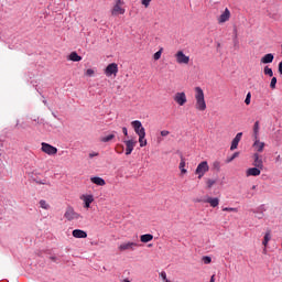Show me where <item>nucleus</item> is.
I'll return each instance as SVG.
<instances>
[{"mask_svg": "<svg viewBox=\"0 0 282 282\" xmlns=\"http://www.w3.org/2000/svg\"><path fill=\"white\" fill-rule=\"evenodd\" d=\"M194 98H195V109L196 111H205L206 110V97L204 95V89L197 86L194 88Z\"/></svg>", "mask_w": 282, "mask_h": 282, "instance_id": "1", "label": "nucleus"}, {"mask_svg": "<svg viewBox=\"0 0 282 282\" xmlns=\"http://www.w3.org/2000/svg\"><path fill=\"white\" fill-rule=\"evenodd\" d=\"M208 171H210L208 161H202L195 170V175H197L198 180H202V177H204V175H206Z\"/></svg>", "mask_w": 282, "mask_h": 282, "instance_id": "2", "label": "nucleus"}, {"mask_svg": "<svg viewBox=\"0 0 282 282\" xmlns=\"http://www.w3.org/2000/svg\"><path fill=\"white\" fill-rule=\"evenodd\" d=\"M174 58L178 65H188L191 63V57L184 54V51H177Z\"/></svg>", "mask_w": 282, "mask_h": 282, "instance_id": "3", "label": "nucleus"}, {"mask_svg": "<svg viewBox=\"0 0 282 282\" xmlns=\"http://www.w3.org/2000/svg\"><path fill=\"white\" fill-rule=\"evenodd\" d=\"M124 6V1L122 0H117L116 4L113 6L111 10L112 17H118V14H124L126 10L122 8Z\"/></svg>", "mask_w": 282, "mask_h": 282, "instance_id": "4", "label": "nucleus"}, {"mask_svg": "<svg viewBox=\"0 0 282 282\" xmlns=\"http://www.w3.org/2000/svg\"><path fill=\"white\" fill-rule=\"evenodd\" d=\"M79 199L83 202L84 208H86V210H89V208H91V204H94V195L83 194L79 196Z\"/></svg>", "mask_w": 282, "mask_h": 282, "instance_id": "5", "label": "nucleus"}, {"mask_svg": "<svg viewBox=\"0 0 282 282\" xmlns=\"http://www.w3.org/2000/svg\"><path fill=\"white\" fill-rule=\"evenodd\" d=\"M174 102H176V105H178V107H184V105L186 102H188V99L186 98V93L181 91V93H176L173 97Z\"/></svg>", "mask_w": 282, "mask_h": 282, "instance_id": "6", "label": "nucleus"}, {"mask_svg": "<svg viewBox=\"0 0 282 282\" xmlns=\"http://www.w3.org/2000/svg\"><path fill=\"white\" fill-rule=\"evenodd\" d=\"M140 245L138 242H123L118 247L119 252H127V250H135Z\"/></svg>", "mask_w": 282, "mask_h": 282, "instance_id": "7", "label": "nucleus"}, {"mask_svg": "<svg viewBox=\"0 0 282 282\" xmlns=\"http://www.w3.org/2000/svg\"><path fill=\"white\" fill-rule=\"evenodd\" d=\"M230 17H232L230 9L226 8L217 18V22L219 25H223V23H228V21H230Z\"/></svg>", "mask_w": 282, "mask_h": 282, "instance_id": "8", "label": "nucleus"}, {"mask_svg": "<svg viewBox=\"0 0 282 282\" xmlns=\"http://www.w3.org/2000/svg\"><path fill=\"white\" fill-rule=\"evenodd\" d=\"M64 217L68 221H74V219H80V214L76 213V210H74L73 207H67Z\"/></svg>", "mask_w": 282, "mask_h": 282, "instance_id": "9", "label": "nucleus"}, {"mask_svg": "<svg viewBox=\"0 0 282 282\" xmlns=\"http://www.w3.org/2000/svg\"><path fill=\"white\" fill-rule=\"evenodd\" d=\"M105 75L109 78L111 76H118V64L111 63L105 68Z\"/></svg>", "mask_w": 282, "mask_h": 282, "instance_id": "10", "label": "nucleus"}, {"mask_svg": "<svg viewBox=\"0 0 282 282\" xmlns=\"http://www.w3.org/2000/svg\"><path fill=\"white\" fill-rule=\"evenodd\" d=\"M42 151L46 153V155H56V153H58V149L45 142L42 143Z\"/></svg>", "mask_w": 282, "mask_h": 282, "instance_id": "11", "label": "nucleus"}, {"mask_svg": "<svg viewBox=\"0 0 282 282\" xmlns=\"http://www.w3.org/2000/svg\"><path fill=\"white\" fill-rule=\"evenodd\" d=\"M131 127L133 128L137 135H142L143 133H147V130H144V127H142V122L140 120L132 121Z\"/></svg>", "mask_w": 282, "mask_h": 282, "instance_id": "12", "label": "nucleus"}, {"mask_svg": "<svg viewBox=\"0 0 282 282\" xmlns=\"http://www.w3.org/2000/svg\"><path fill=\"white\" fill-rule=\"evenodd\" d=\"M253 150L257 151V153H263V149H265V142H262L261 140H259L258 138H254L253 141Z\"/></svg>", "mask_w": 282, "mask_h": 282, "instance_id": "13", "label": "nucleus"}, {"mask_svg": "<svg viewBox=\"0 0 282 282\" xmlns=\"http://www.w3.org/2000/svg\"><path fill=\"white\" fill-rule=\"evenodd\" d=\"M138 142L133 139L130 140H126L124 144H126V155H131V153H133V149H135V144Z\"/></svg>", "mask_w": 282, "mask_h": 282, "instance_id": "14", "label": "nucleus"}, {"mask_svg": "<svg viewBox=\"0 0 282 282\" xmlns=\"http://www.w3.org/2000/svg\"><path fill=\"white\" fill-rule=\"evenodd\" d=\"M259 175H261V169H259L257 166L250 167L246 171L247 177H259Z\"/></svg>", "mask_w": 282, "mask_h": 282, "instance_id": "15", "label": "nucleus"}, {"mask_svg": "<svg viewBox=\"0 0 282 282\" xmlns=\"http://www.w3.org/2000/svg\"><path fill=\"white\" fill-rule=\"evenodd\" d=\"M253 165L263 171V158L259 153L253 154Z\"/></svg>", "mask_w": 282, "mask_h": 282, "instance_id": "16", "label": "nucleus"}, {"mask_svg": "<svg viewBox=\"0 0 282 282\" xmlns=\"http://www.w3.org/2000/svg\"><path fill=\"white\" fill-rule=\"evenodd\" d=\"M242 137H243V132H239L236 134V137L234 138V140L231 142L230 151H235V149H237V147H239V142H241Z\"/></svg>", "mask_w": 282, "mask_h": 282, "instance_id": "17", "label": "nucleus"}, {"mask_svg": "<svg viewBox=\"0 0 282 282\" xmlns=\"http://www.w3.org/2000/svg\"><path fill=\"white\" fill-rule=\"evenodd\" d=\"M73 237L75 239H87V232L83 229H75L73 230Z\"/></svg>", "mask_w": 282, "mask_h": 282, "instance_id": "18", "label": "nucleus"}, {"mask_svg": "<svg viewBox=\"0 0 282 282\" xmlns=\"http://www.w3.org/2000/svg\"><path fill=\"white\" fill-rule=\"evenodd\" d=\"M203 202H204V204H209V206H212V208H217V206H219V198L208 197L207 199H205Z\"/></svg>", "mask_w": 282, "mask_h": 282, "instance_id": "19", "label": "nucleus"}, {"mask_svg": "<svg viewBox=\"0 0 282 282\" xmlns=\"http://www.w3.org/2000/svg\"><path fill=\"white\" fill-rule=\"evenodd\" d=\"M178 169L181 171V175H186V173H188V171L186 170V159L181 158Z\"/></svg>", "mask_w": 282, "mask_h": 282, "instance_id": "20", "label": "nucleus"}, {"mask_svg": "<svg viewBox=\"0 0 282 282\" xmlns=\"http://www.w3.org/2000/svg\"><path fill=\"white\" fill-rule=\"evenodd\" d=\"M90 182L93 184H96V186H105V184H107L102 177H98V176H94L90 178Z\"/></svg>", "mask_w": 282, "mask_h": 282, "instance_id": "21", "label": "nucleus"}, {"mask_svg": "<svg viewBox=\"0 0 282 282\" xmlns=\"http://www.w3.org/2000/svg\"><path fill=\"white\" fill-rule=\"evenodd\" d=\"M272 61H274V55L269 53L265 54L262 58H261V63H263L264 65H268L269 63H272Z\"/></svg>", "mask_w": 282, "mask_h": 282, "instance_id": "22", "label": "nucleus"}, {"mask_svg": "<svg viewBox=\"0 0 282 282\" xmlns=\"http://www.w3.org/2000/svg\"><path fill=\"white\" fill-rule=\"evenodd\" d=\"M69 61H73V63H80V61H83V57L78 55V53L72 52L69 54Z\"/></svg>", "mask_w": 282, "mask_h": 282, "instance_id": "23", "label": "nucleus"}, {"mask_svg": "<svg viewBox=\"0 0 282 282\" xmlns=\"http://www.w3.org/2000/svg\"><path fill=\"white\" fill-rule=\"evenodd\" d=\"M142 243H149V241H153V235L145 234L140 237Z\"/></svg>", "mask_w": 282, "mask_h": 282, "instance_id": "24", "label": "nucleus"}, {"mask_svg": "<svg viewBox=\"0 0 282 282\" xmlns=\"http://www.w3.org/2000/svg\"><path fill=\"white\" fill-rule=\"evenodd\" d=\"M138 137L140 147H147V132H144L143 134H138Z\"/></svg>", "mask_w": 282, "mask_h": 282, "instance_id": "25", "label": "nucleus"}, {"mask_svg": "<svg viewBox=\"0 0 282 282\" xmlns=\"http://www.w3.org/2000/svg\"><path fill=\"white\" fill-rule=\"evenodd\" d=\"M270 239H272V236L270 234V231H267L262 241V246H264L265 248H268V243H270Z\"/></svg>", "mask_w": 282, "mask_h": 282, "instance_id": "26", "label": "nucleus"}, {"mask_svg": "<svg viewBox=\"0 0 282 282\" xmlns=\"http://www.w3.org/2000/svg\"><path fill=\"white\" fill-rule=\"evenodd\" d=\"M113 138H116V134H108L106 137H101L100 142H111V140H113Z\"/></svg>", "mask_w": 282, "mask_h": 282, "instance_id": "27", "label": "nucleus"}, {"mask_svg": "<svg viewBox=\"0 0 282 282\" xmlns=\"http://www.w3.org/2000/svg\"><path fill=\"white\" fill-rule=\"evenodd\" d=\"M253 138H259V121L254 122V126H253Z\"/></svg>", "mask_w": 282, "mask_h": 282, "instance_id": "28", "label": "nucleus"}, {"mask_svg": "<svg viewBox=\"0 0 282 282\" xmlns=\"http://www.w3.org/2000/svg\"><path fill=\"white\" fill-rule=\"evenodd\" d=\"M264 75L270 76V78H272V76H274V72H272V68L265 66L264 67Z\"/></svg>", "mask_w": 282, "mask_h": 282, "instance_id": "29", "label": "nucleus"}, {"mask_svg": "<svg viewBox=\"0 0 282 282\" xmlns=\"http://www.w3.org/2000/svg\"><path fill=\"white\" fill-rule=\"evenodd\" d=\"M40 206L41 208H43L44 210H50V204H47L46 200H40Z\"/></svg>", "mask_w": 282, "mask_h": 282, "instance_id": "30", "label": "nucleus"}, {"mask_svg": "<svg viewBox=\"0 0 282 282\" xmlns=\"http://www.w3.org/2000/svg\"><path fill=\"white\" fill-rule=\"evenodd\" d=\"M223 210L225 213H239V209H237L236 207H225L223 208Z\"/></svg>", "mask_w": 282, "mask_h": 282, "instance_id": "31", "label": "nucleus"}, {"mask_svg": "<svg viewBox=\"0 0 282 282\" xmlns=\"http://www.w3.org/2000/svg\"><path fill=\"white\" fill-rule=\"evenodd\" d=\"M162 52H163V48L154 53L153 55L154 61H160V58H162Z\"/></svg>", "mask_w": 282, "mask_h": 282, "instance_id": "32", "label": "nucleus"}, {"mask_svg": "<svg viewBox=\"0 0 282 282\" xmlns=\"http://www.w3.org/2000/svg\"><path fill=\"white\" fill-rule=\"evenodd\" d=\"M202 260H203V263H205V265H208L209 263L213 262V259L208 256H204Z\"/></svg>", "mask_w": 282, "mask_h": 282, "instance_id": "33", "label": "nucleus"}, {"mask_svg": "<svg viewBox=\"0 0 282 282\" xmlns=\"http://www.w3.org/2000/svg\"><path fill=\"white\" fill-rule=\"evenodd\" d=\"M206 184H207V188H213V186H215V184H216V181L208 178L206 181Z\"/></svg>", "mask_w": 282, "mask_h": 282, "instance_id": "34", "label": "nucleus"}, {"mask_svg": "<svg viewBox=\"0 0 282 282\" xmlns=\"http://www.w3.org/2000/svg\"><path fill=\"white\" fill-rule=\"evenodd\" d=\"M270 87H271V89H276V77H272Z\"/></svg>", "mask_w": 282, "mask_h": 282, "instance_id": "35", "label": "nucleus"}, {"mask_svg": "<svg viewBox=\"0 0 282 282\" xmlns=\"http://www.w3.org/2000/svg\"><path fill=\"white\" fill-rule=\"evenodd\" d=\"M213 169H215L216 171H219V169H221V163L219 161H215L213 163Z\"/></svg>", "mask_w": 282, "mask_h": 282, "instance_id": "36", "label": "nucleus"}, {"mask_svg": "<svg viewBox=\"0 0 282 282\" xmlns=\"http://www.w3.org/2000/svg\"><path fill=\"white\" fill-rule=\"evenodd\" d=\"M152 1L153 0H141V3H142V6H144V8H149V6H151Z\"/></svg>", "mask_w": 282, "mask_h": 282, "instance_id": "37", "label": "nucleus"}, {"mask_svg": "<svg viewBox=\"0 0 282 282\" xmlns=\"http://www.w3.org/2000/svg\"><path fill=\"white\" fill-rule=\"evenodd\" d=\"M251 98H252V95L250 93H248L247 96H246V99H245V104L250 105Z\"/></svg>", "mask_w": 282, "mask_h": 282, "instance_id": "38", "label": "nucleus"}, {"mask_svg": "<svg viewBox=\"0 0 282 282\" xmlns=\"http://www.w3.org/2000/svg\"><path fill=\"white\" fill-rule=\"evenodd\" d=\"M236 158H239V152H235L231 158L227 159V162H232Z\"/></svg>", "mask_w": 282, "mask_h": 282, "instance_id": "39", "label": "nucleus"}, {"mask_svg": "<svg viewBox=\"0 0 282 282\" xmlns=\"http://www.w3.org/2000/svg\"><path fill=\"white\" fill-rule=\"evenodd\" d=\"M160 276H161V279H163L164 282H171V281H169V279L166 278V273H165L164 271H162V272L160 273Z\"/></svg>", "mask_w": 282, "mask_h": 282, "instance_id": "40", "label": "nucleus"}, {"mask_svg": "<svg viewBox=\"0 0 282 282\" xmlns=\"http://www.w3.org/2000/svg\"><path fill=\"white\" fill-rule=\"evenodd\" d=\"M94 74H95V72H94V69H91V68H88V69L86 70V76H94Z\"/></svg>", "mask_w": 282, "mask_h": 282, "instance_id": "41", "label": "nucleus"}, {"mask_svg": "<svg viewBox=\"0 0 282 282\" xmlns=\"http://www.w3.org/2000/svg\"><path fill=\"white\" fill-rule=\"evenodd\" d=\"M171 132H169V130H162L161 131V135L163 137V138H166V135H169Z\"/></svg>", "mask_w": 282, "mask_h": 282, "instance_id": "42", "label": "nucleus"}, {"mask_svg": "<svg viewBox=\"0 0 282 282\" xmlns=\"http://www.w3.org/2000/svg\"><path fill=\"white\" fill-rule=\"evenodd\" d=\"M122 133H123V135H129V130H127V128L123 127V128H122Z\"/></svg>", "mask_w": 282, "mask_h": 282, "instance_id": "43", "label": "nucleus"}, {"mask_svg": "<svg viewBox=\"0 0 282 282\" xmlns=\"http://www.w3.org/2000/svg\"><path fill=\"white\" fill-rule=\"evenodd\" d=\"M116 151H117V153H122L123 149L121 148V150H120V145H117Z\"/></svg>", "mask_w": 282, "mask_h": 282, "instance_id": "44", "label": "nucleus"}, {"mask_svg": "<svg viewBox=\"0 0 282 282\" xmlns=\"http://www.w3.org/2000/svg\"><path fill=\"white\" fill-rule=\"evenodd\" d=\"M279 72H280V74L282 76V62L279 63Z\"/></svg>", "mask_w": 282, "mask_h": 282, "instance_id": "45", "label": "nucleus"}, {"mask_svg": "<svg viewBox=\"0 0 282 282\" xmlns=\"http://www.w3.org/2000/svg\"><path fill=\"white\" fill-rule=\"evenodd\" d=\"M262 252L263 254H268V247H264Z\"/></svg>", "mask_w": 282, "mask_h": 282, "instance_id": "46", "label": "nucleus"}, {"mask_svg": "<svg viewBox=\"0 0 282 282\" xmlns=\"http://www.w3.org/2000/svg\"><path fill=\"white\" fill-rule=\"evenodd\" d=\"M96 155H98V153H90L89 154L90 158H96Z\"/></svg>", "mask_w": 282, "mask_h": 282, "instance_id": "47", "label": "nucleus"}, {"mask_svg": "<svg viewBox=\"0 0 282 282\" xmlns=\"http://www.w3.org/2000/svg\"><path fill=\"white\" fill-rule=\"evenodd\" d=\"M209 282H215V275H212L210 281Z\"/></svg>", "mask_w": 282, "mask_h": 282, "instance_id": "48", "label": "nucleus"}]
</instances>
